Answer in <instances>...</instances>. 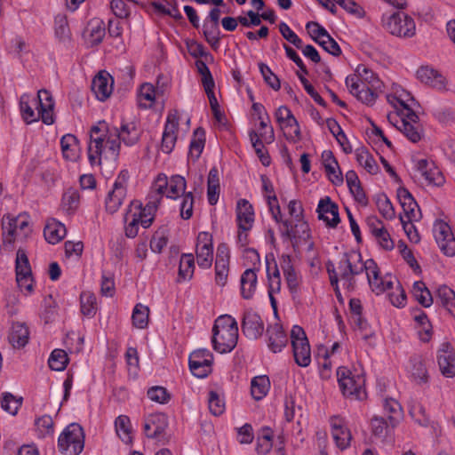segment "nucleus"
<instances>
[{
  "mask_svg": "<svg viewBox=\"0 0 455 455\" xmlns=\"http://www.w3.org/2000/svg\"><path fill=\"white\" fill-rule=\"evenodd\" d=\"M412 294L416 300L425 307H429L434 302V297L423 282H414Z\"/></svg>",
  "mask_w": 455,
  "mask_h": 455,
  "instance_id": "nucleus-54",
  "label": "nucleus"
},
{
  "mask_svg": "<svg viewBox=\"0 0 455 455\" xmlns=\"http://www.w3.org/2000/svg\"><path fill=\"white\" fill-rule=\"evenodd\" d=\"M396 196L403 209L400 215H403L410 220H419L421 212L419 207L410 191L402 185L396 189Z\"/></svg>",
  "mask_w": 455,
  "mask_h": 455,
  "instance_id": "nucleus-22",
  "label": "nucleus"
},
{
  "mask_svg": "<svg viewBox=\"0 0 455 455\" xmlns=\"http://www.w3.org/2000/svg\"><path fill=\"white\" fill-rule=\"evenodd\" d=\"M256 268H247L241 276V294L243 299H251L257 288L258 278Z\"/></svg>",
  "mask_w": 455,
  "mask_h": 455,
  "instance_id": "nucleus-43",
  "label": "nucleus"
},
{
  "mask_svg": "<svg viewBox=\"0 0 455 455\" xmlns=\"http://www.w3.org/2000/svg\"><path fill=\"white\" fill-rule=\"evenodd\" d=\"M406 371L409 378L416 384L422 385L428 381V371L420 355H413L410 358Z\"/></svg>",
  "mask_w": 455,
  "mask_h": 455,
  "instance_id": "nucleus-33",
  "label": "nucleus"
},
{
  "mask_svg": "<svg viewBox=\"0 0 455 455\" xmlns=\"http://www.w3.org/2000/svg\"><path fill=\"white\" fill-rule=\"evenodd\" d=\"M368 259L363 261L362 255L357 251H350L345 254L339 263L340 281L347 290L353 288L352 276L365 272L367 275Z\"/></svg>",
  "mask_w": 455,
  "mask_h": 455,
  "instance_id": "nucleus-10",
  "label": "nucleus"
},
{
  "mask_svg": "<svg viewBox=\"0 0 455 455\" xmlns=\"http://www.w3.org/2000/svg\"><path fill=\"white\" fill-rule=\"evenodd\" d=\"M55 103L50 92L39 90L36 96L24 93L20 99V109L23 120L32 124L41 120L51 125L55 122Z\"/></svg>",
  "mask_w": 455,
  "mask_h": 455,
  "instance_id": "nucleus-2",
  "label": "nucleus"
},
{
  "mask_svg": "<svg viewBox=\"0 0 455 455\" xmlns=\"http://www.w3.org/2000/svg\"><path fill=\"white\" fill-rule=\"evenodd\" d=\"M195 271V259L192 254H183L180 259L179 281L185 282L192 278Z\"/></svg>",
  "mask_w": 455,
  "mask_h": 455,
  "instance_id": "nucleus-56",
  "label": "nucleus"
},
{
  "mask_svg": "<svg viewBox=\"0 0 455 455\" xmlns=\"http://www.w3.org/2000/svg\"><path fill=\"white\" fill-rule=\"evenodd\" d=\"M409 412L414 421L419 425L427 426L429 423V417L424 406L419 402H412L410 405Z\"/></svg>",
  "mask_w": 455,
  "mask_h": 455,
  "instance_id": "nucleus-64",
  "label": "nucleus"
},
{
  "mask_svg": "<svg viewBox=\"0 0 455 455\" xmlns=\"http://www.w3.org/2000/svg\"><path fill=\"white\" fill-rule=\"evenodd\" d=\"M388 301L397 308H403L407 305V296L405 291L397 278L395 283L386 291Z\"/></svg>",
  "mask_w": 455,
  "mask_h": 455,
  "instance_id": "nucleus-49",
  "label": "nucleus"
},
{
  "mask_svg": "<svg viewBox=\"0 0 455 455\" xmlns=\"http://www.w3.org/2000/svg\"><path fill=\"white\" fill-rule=\"evenodd\" d=\"M380 23L385 31L397 37L411 38L416 34L413 18L404 12H384Z\"/></svg>",
  "mask_w": 455,
  "mask_h": 455,
  "instance_id": "nucleus-7",
  "label": "nucleus"
},
{
  "mask_svg": "<svg viewBox=\"0 0 455 455\" xmlns=\"http://www.w3.org/2000/svg\"><path fill=\"white\" fill-rule=\"evenodd\" d=\"M120 151L118 130L106 122H99L91 128L88 159L91 165H100L103 161L115 162Z\"/></svg>",
  "mask_w": 455,
  "mask_h": 455,
  "instance_id": "nucleus-1",
  "label": "nucleus"
},
{
  "mask_svg": "<svg viewBox=\"0 0 455 455\" xmlns=\"http://www.w3.org/2000/svg\"><path fill=\"white\" fill-rule=\"evenodd\" d=\"M417 79L435 90L443 91L446 89V78L436 69L430 66H421L416 71Z\"/></svg>",
  "mask_w": 455,
  "mask_h": 455,
  "instance_id": "nucleus-24",
  "label": "nucleus"
},
{
  "mask_svg": "<svg viewBox=\"0 0 455 455\" xmlns=\"http://www.w3.org/2000/svg\"><path fill=\"white\" fill-rule=\"evenodd\" d=\"M316 212L319 220L328 227L335 228L340 221L339 207L330 196L322 197L317 204Z\"/></svg>",
  "mask_w": 455,
  "mask_h": 455,
  "instance_id": "nucleus-23",
  "label": "nucleus"
},
{
  "mask_svg": "<svg viewBox=\"0 0 455 455\" xmlns=\"http://www.w3.org/2000/svg\"><path fill=\"white\" fill-rule=\"evenodd\" d=\"M358 164L368 173L375 175L379 172V167L373 156L365 148H359L355 152Z\"/></svg>",
  "mask_w": 455,
  "mask_h": 455,
  "instance_id": "nucleus-47",
  "label": "nucleus"
},
{
  "mask_svg": "<svg viewBox=\"0 0 455 455\" xmlns=\"http://www.w3.org/2000/svg\"><path fill=\"white\" fill-rule=\"evenodd\" d=\"M196 261L199 267L207 269L213 261L212 235L208 232H200L196 243Z\"/></svg>",
  "mask_w": 455,
  "mask_h": 455,
  "instance_id": "nucleus-19",
  "label": "nucleus"
},
{
  "mask_svg": "<svg viewBox=\"0 0 455 455\" xmlns=\"http://www.w3.org/2000/svg\"><path fill=\"white\" fill-rule=\"evenodd\" d=\"M8 338L13 347H23L28 342V329L24 323H15L12 325Z\"/></svg>",
  "mask_w": 455,
  "mask_h": 455,
  "instance_id": "nucleus-46",
  "label": "nucleus"
},
{
  "mask_svg": "<svg viewBox=\"0 0 455 455\" xmlns=\"http://www.w3.org/2000/svg\"><path fill=\"white\" fill-rule=\"evenodd\" d=\"M242 329L247 338L256 339L262 335L264 323L259 315L247 311L243 315Z\"/></svg>",
  "mask_w": 455,
  "mask_h": 455,
  "instance_id": "nucleus-35",
  "label": "nucleus"
},
{
  "mask_svg": "<svg viewBox=\"0 0 455 455\" xmlns=\"http://www.w3.org/2000/svg\"><path fill=\"white\" fill-rule=\"evenodd\" d=\"M270 380L267 375H259L251 380V395L256 401L267 396L270 390Z\"/></svg>",
  "mask_w": 455,
  "mask_h": 455,
  "instance_id": "nucleus-48",
  "label": "nucleus"
},
{
  "mask_svg": "<svg viewBox=\"0 0 455 455\" xmlns=\"http://www.w3.org/2000/svg\"><path fill=\"white\" fill-rule=\"evenodd\" d=\"M266 264L267 275L268 279V297L271 307L275 311H276L277 300L275 299V295L281 291L280 271L273 255H271V259L269 256L266 257Z\"/></svg>",
  "mask_w": 455,
  "mask_h": 455,
  "instance_id": "nucleus-21",
  "label": "nucleus"
},
{
  "mask_svg": "<svg viewBox=\"0 0 455 455\" xmlns=\"http://www.w3.org/2000/svg\"><path fill=\"white\" fill-rule=\"evenodd\" d=\"M141 131L139 123L136 120L123 122L120 131H118L119 141L127 146L135 145L140 137Z\"/></svg>",
  "mask_w": 455,
  "mask_h": 455,
  "instance_id": "nucleus-41",
  "label": "nucleus"
},
{
  "mask_svg": "<svg viewBox=\"0 0 455 455\" xmlns=\"http://www.w3.org/2000/svg\"><path fill=\"white\" fill-rule=\"evenodd\" d=\"M105 35V23L100 19H92L84 31V39L87 45L94 46L102 42Z\"/></svg>",
  "mask_w": 455,
  "mask_h": 455,
  "instance_id": "nucleus-38",
  "label": "nucleus"
},
{
  "mask_svg": "<svg viewBox=\"0 0 455 455\" xmlns=\"http://www.w3.org/2000/svg\"><path fill=\"white\" fill-rule=\"evenodd\" d=\"M160 204L161 197L159 196H149L145 205L140 201H132L129 204L126 213L136 219L142 228H148L153 223Z\"/></svg>",
  "mask_w": 455,
  "mask_h": 455,
  "instance_id": "nucleus-11",
  "label": "nucleus"
},
{
  "mask_svg": "<svg viewBox=\"0 0 455 455\" xmlns=\"http://www.w3.org/2000/svg\"><path fill=\"white\" fill-rule=\"evenodd\" d=\"M275 117L286 140L293 143L301 140L299 124L289 108L279 107Z\"/></svg>",
  "mask_w": 455,
  "mask_h": 455,
  "instance_id": "nucleus-14",
  "label": "nucleus"
},
{
  "mask_svg": "<svg viewBox=\"0 0 455 455\" xmlns=\"http://www.w3.org/2000/svg\"><path fill=\"white\" fill-rule=\"evenodd\" d=\"M230 251L228 247L221 243L217 248L215 261V282L220 286H224L227 283L229 273Z\"/></svg>",
  "mask_w": 455,
  "mask_h": 455,
  "instance_id": "nucleus-25",
  "label": "nucleus"
},
{
  "mask_svg": "<svg viewBox=\"0 0 455 455\" xmlns=\"http://www.w3.org/2000/svg\"><path fill=\"white\" fill-rule=\"evenodd\" d=\"M291 342L295 363L300 367L309 366L311 363V348L307 335L300 326H292Z\"/></svg>",
  "mask_w": 455,
  "mask_h": 455,
  "instance_id": "nucleus-13",
  "label": "nucleus"
},
{
  "mask_svg": "<svg viewBox=\"0 0 455 455\" xmlns=\"http://www.w3.org/2000/svg\"><path fill=\"white\" fill-rule=\"evenodd\" d=\"M220 196V180L218 171L212 169L208 175L207 198L210 204H217Z\"/></svg>",
  "mask_w": 455,
  "mask_h": 455,
  "instance_id": "nucleus-59",
  "label": "nucleus"
},
{
  "mask_svg": "<svg viewBox=\"0 0 455 455\" xmlns=\"http://www.w3.org/2000/svg\"><path fill=\"white\" fill-rule=\"evenodd\" d=\"M434 299L455 318V292L451 288L445 284L438 286L435 291Z\"/></svg>",
  "mask_w": 455,
  "mask_h": 455,
  "instance_id": "nucleus-42",
  "label": "nucleus"
},
{
  "mask_svg": "<svg viewBox=\"0 0 455 455\" xmlns=\"http://www.w3.org/2000/svg\"><path fill=\"white\" fill-rule=\"evenodd\" d=\"M204 144L205 132L203 129L197 128L190 140L188 156L194 161L197 160L204 148Z\"/></svg>",
  "mask_w": 455,
  "mask_h": 455,
  "instance_id": "nucleus-50",
  "label": "nucleus"
},
{
  "mask_svg": "<svg viewBox=\"0 0 455 455\" xmlns=\"http://www.w3.org/2000/svg\"><path fill=\"white\" fill-rule=\"evenodd\" d=\"M67 235V229L64 224L56 219H48L44 228V236L48 243L57 244Z\"/></svg>",
  "mask_w": 455,
  "mask_h": 455,
  "instance_id": "nucleus-39",
  "label": "nucleus"
},
{
  "mask_svg": "<svg viewBox=\"0 0 455 455\" xmlns=\"http://www.w3.org/2000/svg\"><path fill=\"white\" fill-rule=\"evenodd\" d=\"M116 433L125 444H131L133 439V431L131 419L126 415H119L115 419Z\"/></svg>",
  "mask_w": 455,
  "mask_h": 455,
  "instance_id": "nucleus-44",
  "label": "nucleus"
},
{
  "mask_svg": "<svg viewBox=\"0 0 455 455\" xmlns=\"http://www.w3.org/2000/svg\"><path fill=\"white\" fill-rule=\"evenodd\" d=\"M168 426V419L163 413L148 415L144 420V433L148 438L161 435Z\"/></svg>",
  "mask_w": 455,
  "mask_h": 455,
  "instance_id": "nucleus-36",
  "label": "nucleus"
},
{
  "mask_svg": "<svg viewBox=\"0 0 455 455\" xmlns=\"http://www.w3.org/2000/svg\"><path fill=\"white\" fill-rule=\"evenodd\" d=\"M189 124V117L184 116L176 109H172L167 114L164 130L179 138L180 133H187Z\"/></svg>",
  "mask_w": 455,
  "mask_h": 455,
  "instance_id": "nucleus-30",
  "label": "nucleus"
},
{
  "mask_svg": "<svg viewBox=\"0 0 455 455\" xmlns=\"http://www.w3.org/2000/svg\"><path fill=\"white\" fill-rule=\"evenodd\" d=\"M208 406L212 415H221L226 409L223 396L216 391H210L208 395Z\"/></svg>",
  "mask_w": 455,
  "mask_h": 455,
  "instance_id": "nucleus-62",
  "label": "nucleus"
},
{
  "mask_svg": "<svg viewBox=\"0 0 455 455\" xmlns=\"http://www.w3.org/2000/svg\"><path fill=\"white\" fill-rule=\"evenodd\" d=\"M187 188V181L185 178L179 174L167 177L164 173H159L154 180L152 190L154 194L151 196H159L161 201L163 196L177 200L185 195Z\"/></svg>",
  "mask_w": 455,
  "mask_h": 455,
  "instance_id": "nucleus-8",
  "label": "nucleus"
},
{
  "mask_svg": "<svg viewBox=\"0 0 455 455\" xmlns=\"http://www.w3.org/2000/svg\"><path fill=\"white\" fill-rule=\"evenodd\" d=\"M55 36L60 41H67L70 38V29L67 17L58 14L54 19Z\"/></svg>",
  "mask_w": 455,
  "mask_h": 455,
  "instance_id": "nucleus-63",
  "label": "nucleus"
},
{
  "mask_svg": "<svg viewBox=\"0 0 455 455\" xmlns=\"http://www.w3.org/2000/svg\"><path fill=\"white\" fill-rule=\"evenodd\" d=\"M415 329L418 337L422 342H428L433 336V327L427 315L424 312H419L414 315Z\"/></svg>",
  "mask_w": 455,
  "mask_h": 455,
  "instance_id": "nucleus-45",
  "label": "nucleus"
},
{
  "mask_svg": "<svg viewBox=\"0 0 455 455\" xmlns=\"http://www.w3.org/2000/svg\"><path fill=\"white\" fill-rule=\"evenodd\" d=\"M331 435L338 448L345 450L349 447L352 435L347 428L345 420L339 417H332L331 419Z\"/></svg>",
  "mask_w": 455,
  "mask_h": 455,
  "instance_id": "nucleus-29",
  "label": "nucleus"
},
{
  "mask_svg": "<svg viewBox=\"0 0 455 455\" xmlns=\"http://www.w3.org/2000/svg\"><path fill=\"white\" fill-rule=\"evenodd\" d=\"M32 230L31 219L28 213L4 215L2 219L4 246L13 248L15 243L26 242L31 235Z\"/></svg>",
  "mask_w": 455,
  "mask_h": 455,
  "instance_id": "nucleus-4",
  "label": "nucleus"
},
{
  "mask_svg": "<svg viewBox=\"0 0 455 455\" xmlns=\"http://www.w3.org/2000/svg\"><path fill=\"white\" fill-rule=\"evenodd\" d=\"M274 434L271 428L262 427L257 437L256 451L259 454L268 453L273 447Z\"/></svg>",
  "mask_w": 455,
  "mask_h": 455,
  "instance_id": "nucleus-55",
  "label": "nucleus"
},
{
  "mask_svg": "<svg viewBox=\"0 0 455 455\" xmlns=\"http://www.w3.org/2000/svg\"><path fill=\"white\" fill-rule=\"evenodd\" d=\"M279 266L290 291L291 293L297 292L302 278L299 272L295 268L291 257L288 254H282L279 257Z\"/></svg>",
  "mask_w": 455,
  "mask_h": 455,
  "instance_id": "nucleus-26",
  "label": "nucleus"
},
{
  "mask_svg": "<svg viewBox=\"0 0 455 455\" xmlns=\"http://www.w3.org/2000/svg\"><path fill=\"white\" fill-rule=\"evenodd\" d=\"M126 196V177L124 174L119 175L114 182L113 188L110 190L105 200V207L108 212L113 214L116 212Z\"/></svg>",
  "mask_w": 455,
  "mask_h": 455,
  "instance_id": "nucleus-20",
  "label": "nucleus"
},
{
  "mask_svg": "<svg viewBox=\"0 0 455 455\" xmlns=\"http://www.w3.org/2000/svg\"><path fill=\"white\" fill-rule=\"evenodd\" d=\"M437 363L442 374L447 378L455 376V353L452 346L443 342L437 352Z\"/></svg>",
  "mask_w": 455,
  "mask_h": 455,
  "instance_id": "nucleus-28",
  "label": "nucleus"
},
{
  "mask_svg": "<svg viewBox=\"0 0 455 455\" xmlns=\"http://www.w3.org/2000/svg\"><path fill=\"white\" fill-rule=\"evenodd\" d=\"M268 347L273 353L281 352L288 343V337L283 327L275 323L267 329Z\"/></svg>",
  "mask_w": 455,
  "mask_h": 455,
  "instance_id": "nucleus-40",
  "label": "nucleus"
},
{
  "mask_svg": "<svg viewBox=\"0 0 455 455\" xmlns=\"http://www.w3.org/2000/svg\"><path fill=\"white\" fill-rule=\"evenodd\" d=\"M238 341V326L235 319L229 315L219 316L212 328V344L220 354L230 353Z\"/></svg>",
  "mask_w": 455,
  "mask_h": 455,
  "instance_id": "nucleus-5",
  "label": "nucleus"
},
{
  "mask_svg": "<svg viewBox=\"0 0 455 455\" xmlns=\"http://www.w3.org/2000/svg\"><path fill=\"white\" fill-rule=\"evenodd\" d=\"M376 205L379 214L387 220L395 218V210L393 204L386 195H379L376 199Z\"/></svg>",
  "mask_w": 455,
  "mask_h": 455,
  "instance_id": "nucleus-61",
  "label": "nucleus"
},
{
  "mask_svg": "<svg viewBox=\"0 0 455 455\" xmlns=\"http://www.w3.org/2000/svg\"><path fill=\"white\" fill-rule=\"evenodd\" d=\"M367 280L371 290L376 294L380 295L389 291L390 287L395 283V276L391 274L381 275L376 262L368 259Z\"/></svg>",
  "mask_w": 455,
  "mask_h": 455,
  "instance_id": "nucleus-17",
  "label": "nucleus"
},
{
  "mask_svg": "<svg viewBox=\"0 0 455 455\" xmlns=\"http://www.w3.org/2000/svg\"><path fill=\"white\" fill-rule=\"evenodd\" d=\"M33 275L31 266L24 249L20 248L16 252L15 277Z\"/></svg>",
  "mask_w": 455,
  "mask_h": 455,
  "instance_id": "nucleus-53",
  "label": "nucleus"
},
{
  "mask_svg": "<svg viewBox=\"0 0 455 455\" xmlns=\"http://www.w3.org/2000/svg\"><path fill=\"white\" fill-rule=\"evenodd\" d=\"M159 98V91L151 83H143L137 89V105L141 109L152 108Z\"/></svg>",
  "mask_w": 455,
  "mask_h": 455,
  "instance_id": "nucleus-32",
  "label": "nucleus"
},
{
  "mask_svg": "<svg viewBox=\"0 0 455 455\" xmlns=\"http://www.w3.org/2000/svg\"><path fill=\"white\" fill-rule=\"evenodd\" d=\"M346 85L349 92L359 101L373 105L378 97L377 90L381 82L374 71L364 64H359L354 73L346 77Z\"/></svg>",
  "mask_w": 455,
  "mask_h": 455,
  "instance_id": "nucleus-3",
  "label": "nucleus"
},
{
  "mask_svg": "<svg viewBox=\"0 0 455 455\" xmlns=\"http://www.w3.org/2000/svg\"><path fill=\"white\" fill-rule=\"evenodd\" d=\"M433 235L444 255L448 257L455 255V237L447 222L443 220H436L433 224Z\"/></svg>",
  "mask_w": 455,
  "mask_h": 455,
  "instance_id": "nucleus-15",
  "label": "nucleus"
},
{
  "mask_svg": "<svg viewBox=\"0 0 455 455\" xmlns=\"http://www.w3.org/2000/svg\"><path fill=\"white\" fill-rule=\"evenodd\" d=\"M113 77L106 71H100L93 78L92 90L100 101L107 100L113 92Z\"/></svg>",
  "mask_w": 455,
  "mask_h": 455,
  "instance_id": "nucleus-34",
  "label": "nucleus"
},
{
  "mask_svg": "<svg viewBox=\"0 0 455 455\" xmlns=\"http://www.w3.org/2000/svg\"><path fill=\"white\" fill-rule=\"evenodd\" d=\"M235 212L238 229L250 231L255 220L252 205L246 199H239L236 203Z\"/></svg>",
  "mask_w": 455,
  "mask_h": 455,
  "instance_id": "nucleus-31",
  "label": "nucleus"
},
{
  "mask_svg": "<svg viewBox=\"0 0 455 455\" xmlns=\"http://www.w3.org/2000/svg\"><path fill=\"white\" fill-rule=\"evenodd\" d=\"M188 363L193 375L205 378L212 371L213 355L210 350L199 348L189 355Z\"/></svg>",
  "mask_w": 455,
  "mask_h": 455,
  "instance_id": "nucleus-18",
  "label": "nucleus"
},
{
  "mask_svg": "<svg viewBox=\"0 0 455 455\" xmlns=\"http://www.w3.org/2000/svg\"><path fill=\"white\" fill-rule=\"evenodd\" d=\"M81 312L84 315L92 317L95 315L98 305L96 296L90 291H84L80 295Z\"/></svg>",
  "mask_w": 455,
  "mask_h": 455,
  "instance_id": "nucleus-58",
  "label": "nucleus"
},
{
  "mask_svg": "<svg viewBox=\"0 0 455 455\" xmlns=\"http://www.w3.org/2000/svg\"><path fill=\"white\" fill-rule=\"evenodd\" d=\"M337 379L339 387L345 396L357 400L365 398V379L362 369L339 367L337 370Z\"/></svg>",
  "mask_w": 455,
  "mask_h": 455,
  "instance_id": "nucleus-6",
  "label": "nucleus"
},
{
  "mask_svg": "<svg viewBox=\"0 0 455 455\" xmlns=\"http://www.w3.org/2000/svg\"><path fill=\"white\" fill-rule=\"evenodd\" d=\"M80 204V194L74 188L67 189L61 199V208L68 214H74Z\"/></svg>",
  "mask_w": 455,
  "mask_h": 455,
  "instance_id": "nucleus-52",
  "label": "nucleus"
},
{
  "mask_svg": "<svg viewBox=\"0 0 455 455\" xmlns=\"http://www.w3.org/2000/svg\"><path fill=\"white\" fill-rule=\"evenodd\" d=\"M84 447V434L80 425L69 424L58 438V448L66 455H78Z\"/></svg>",
  "mask_w": 455,
  "mask_h": 455,
  "instance_id": "nucleus-9",
  "label": "nucleus"
},
{
  "mask_svg": "<svg viewBox=\"0 0 455 455\" xmlns=\"http://www.w3.org/2000/svg\"><path fill=\"white\" fill-rule=\"evenodd\" d=\"M68 363V356L63 349H54L48 359L50 368L56 371H61L66 369Z\"/></svg>",
  "mask_w": 455,
  "mask_h": 455,
  "instance_id": "nucleus-60",
  "label": "nucleus"
},
{
  "mask_svg": "<svg viewBox=\"0 0 455 455\" xmlns=\"http://www.w3.org/2000/svg\"><path fill=\"white\" fill-rule=\"evenodd\" d=\"M416 167L425 179L427 185L440 187L445 182L444 176L434 162L419 159L416 163Z\"/></svg>",
  "mask_w": 455,
  "mask_h": 455,
  "instance_id": "nucleus-27",
  "label": "nucleus"
},
{
  "mask_svg": "<svg viewBox=\"0 0 455 455\" xmlns=\"http://www.w3.org/2000/svg\"><path fill=\"white\" fill-rule=\"evenodd\" d=\"M35 431L38 438L52 437L54 435V422L51 416L43 415L35 420Z\"/></svg>",
  "mask_w": 455,
  "mask_h": 455,
  "instance_id": "nucleus-51",
  "label": "nucleus"
},
{
  "mask_svg": "<svg viewBox=\"0 0 455 455\" xmlns=\"http://www.w3.org/2000/svg\"><path fill=\"white\" fill-rule=\"evenodd\" d=\"M149 307L141 303L135 305L132 314V324L138 329H145L148 324Z\"/></svg>",
  "mask_w": 455,
  "mask_h": 455,
  "instance_id": "nucleus-57",
  "label": "nucleus"
},
{
  "mask_svg": "<svg viewBox=\"0 0 455 455\" xmlns=\"http://www.w3.org/2000/svg\"><path fill=\"white\" fill-rule=\"evenodd\" d=\"M60 150L63 158L68 162L75 163L81 156V147L78 139L70 133L63 135L60 139Z\"/></svg>",
  "mask_w": 455,
  "mask_h": 455,
  "instance_id": "nucleus-37",
  "label": "nucleus"
},
{
  "mask_svg": "<svg viewBox=\"0 0 455 455\" xmlns=\"http://www.w3.org/2000/svg\"><path fill=\"white\" fill-rule=\"evenodd\" d=\"M388 119L391 123L395 120V126L411 142L416 143L421 140L423 130L417 115L415 118H411L408 113L399 116L391 114Z\"/></svg>",
  "mask_w": 455,
  "mask_h": 455,
  "instance_id": "nucleus-16",
  "label": "nucleus"
},
{
  "mask_svg": "<svg viewBox=\"0 0 455 455\" xmlns=\"http://www.w3.org/2000/svg\"><path fill=\"white\" fill-rule=\"evenodd\" d=\"M387 102L395 108V115L409 114L411 118L416 117L413 108L416 101L410 92L399 84H393L390 92L387 94Z\"/></svg>",
  "mask_w": 455,
  "mask_h": 455,
  "instance_id": "nucleus-12",
  "label": "nucleus"
}]
</instances>
